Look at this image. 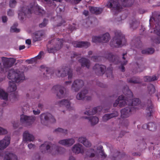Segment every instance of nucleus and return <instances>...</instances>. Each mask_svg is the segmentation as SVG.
<instances>
[{"mask_svg": "<svg viewBox=\"0 0 160 160\" xmlns=\"http://www.w3.org/2000/svg\"><path fill=\"white\" fill-rule=\"evenodd\" d=\"M68 79H70L72 77V71L71 70H69V71L68 72Z\"/></svg>", "mask_w": 160, "mask_h": 160, "instance_id": "53", "label": "nucleus"}, {"mask_svg": "<svg viewBox=\"0 0 160 160\" xmlns=\"http://www.w3.org/2000/svg\"><path fill=\"white\" fill-rule=\"evenodd\" d=\"M40 118L41 123L44 124V122L49 120L50 122H54L55 120L54 117L51 114L48 113H43L41 114Z\"/></svg>", "mask_w": 160, "mask_h": 160, "instance_id": "8", "label": "nucleus"}, {"mask_svg": "<svg viewBox=\"0 0 160 160\" xmlns=\"http://www.w3.org/2000/svg\"><path fill=\"white\" fill-rule=\"evenodd\" d=\"M33 112L34 114H38L40 113V111L39 110H37L36 111L33 110Z\"/></svg>", "mask_w": 160, "mask_h": 160, "instance_id": "55", "label": "nucleus"}, {"mask_svg": "<svg viewBox=\"0 0 160 160\" xmlns=\"http://www.w3.org/2000/svg\"><path fill=\"white\" fill-rule=\"evenodd\" d=\"M58 89H59V92L57 94V97L60 98L63 97L65 94L62 88L59 86H54L52 88V90L53 92H54V90L57 91Z\"/></svg>", "mask_w": 160, "mask_h": 160, "instance_id": "16", "label": "nucleus"}, {"mask_svg": "<svg viewBox=\"0 0 160 160\" xmlns=\"http://www.w3.org/2000/svg\"><path fill=\"white\" fill-rule=\"evenodd\" d=\"M138 24L136 22H130V27L131 28L135 29L138 26Z\"/></svg>", "mask_w": 160, "mask_h": 160, "instance_id": "41", "label": "nucleus"}, {"mask_svg": "<svg viewBox=\"0 0 160 160\" xmlns=\"http://www.w3.org/2000/svg\"><path fill=\"white\" fill-rule=\"evenodd\" d=\"M118 2V0H110L108 2L107 5L109 8H112L119 11L122 8V7H120Z\"/></svg>", "mask_w": 160, "mask_h": 160, "instance_id": "9", "label": "nucleus"}, {"mask_svg": "<svg viewBox=\"0 0 160 160\" xmlns=\"http://www.w3.org/2000/svg\"><path fill=\"white\" fill-rule=\"evenodd\" d=\"M118 113L116 112L115 113H111L110 114H106L103 117V120L104 121H106L108 119L114 117L118 116Z\"/></svg>", "mask_w": 160, "mask_h": 160, "instance_id": "30", "label": "nucleus"}, {"mask_svg": "<svg viewBox=\"0 0 160 160\" xmlns=\"http://www.w3.org/2000/svg\"><path fill=\"white\" fill-rule=\"evenodd\" d=\"M80 62H81L82 66L89 68L90 64L88 60L85 58H82L80 60Z\"/></svg>", "mask_w": 160, "mask_h": 160, "instance_id": "33", "label": "nucleus"}, {"mask_svg": "<svg viewBox=\"0 0 160 160\" xmlns=\"http://www.w3.org/2000/svg\"><path fill=\"white\" fill-rule=\"evenodd\" d=\"M75 142L74 140L72 138L63 139L59 141V143L64 146H70Z\"/></svg>", "mask_w": 160, "mask_h": 160, "instance_id": "14", "label": "nucleus"}, {"mask_svg": "<svg viewBox=\"0 0 160 160\" xmlns=\"http://www.w3.org/2000/svg\"><path fill=\"white\" fill-rule=\"evenodd\" d=\"M26 43L27 44L30 45L31 44V41L29 39H27L26 41Z\"/></svg>", "mask_w": 160, "mask_h": 160, "instance_id": "56", "label": "nucleus"}, {"mask_svg": "<svg viewBox=\"0 0 160 160\" xmlns=\"http://www.w3.org/2000/svg\"><path fill=\"white\" fill-rule=\"evenodd\" d=\"M2 22H7V18L6 16H3L2 17Z\"/></svg>", "mask_w": 160, "mask_h": 160, "instance_id": "54", "label": "nucleus"}, {"mask_svg": "<svg viewBox=\"0 0 160 160\" xmlns=\"http://www.w3.org/2000/svg\"><path fill=\"white\" fill-rule=\"evenodd\" d=\"M127 63V61H124L123 62H121V65L122 66L121 67V70L122 71H125L124 68L123 66V65H125Z\"/></svg>", "mask_w": 160, "mask_h": 160, "instance_id": "48", "label": "nucleus"}, {"mask_svg": "<svg viewBox=\"0 0 160 160\" xmlns=\"http://www.w3.org/2000/svg\"><path fill=\"white\" fill-rule=\"evenodd\" d=\"M20 31V30L17 28L16 27L14 26H12L11 28V32H18Z\"/></svg>", "mask_w": 160, "mask_h": 160, "instance_id": "44", "label": "nucleus"}, {"mask_svg": "<svg viewBox=\"0 0 160 160\" xmlns=\"http://www.w3.org/2000/svg\"><path fill=\"white\" fill-rule=\"evenodd\" d=\"M156 28L154 30V32L156 33L157 35L160 37V29H158L157 26H156Z\"/></svg>", "mask_w": 160, "mask_h": 160, "instance_id": "49", "label": "nucleus"}, {"mask_svg": "<svg viewBox=\"0 0 160 160\" xmlns=\"http://www.w3.org/2000/svg\"><path fill=\"white\" fill-rule=\"evenodd\" d=\"M158 77L156 75L151 76H146L144 78L145 81L146 82H150L154 81L157 80Z\"/></svg>", "mask_w": 160, "mask_h": 160, "instance_id": "34", "label": "nucleus"}, {"mask_svg": "<svg viewBox=\"0 0 160 160\" xmlns=\"http://www.w3.org/2000/svg\"><path fill=\"white\" fill-rule=\"evenodd\" d=\"M106 69V67L103 65H99L98 64L95 65L93 67V69L95 70L96 72H99L100 74H103Z\"/></svg>", "mask_w": 160, "mask_h": 160, "instance_id": "15", "label": "nucleus"}, {"mask_svg": "<svg viewBox=\"0 0 160 160\" xmlns=\"http://www.w3.org/2000/svg\"><path fill=\"white\" fill-rule=\"evenodd\" d=\"M70 102L68 100H62L58 102L57 104L60 107H66L68 109H69L70 106Z\"/></svg>", "mask_w": 160, "mask_h": 160, "instance_id": "21", "label": "nucleus"}, {"mask_svg": "<svg viewBox=\"0 0 160 160\" xmlns=\"http://www.w3.org/2000/svg\"><path fill=\"white\" fill-rule=\"evenodd\" d=\"M88 91L85 90L78 93L76 96V98L78 100H82L84 98H86L88 96Z\"/></svg>", "mask_w": 160, "mask_h": 160, "instance_id": "22", "label": "nucleus"}, {"mask_svg": "<svg viewBox=\"0 0 160 160\" xmlns=\"http://www.w3.org/2000/svg\"><path fill=\"white\" fill-rule=\"evenodd\" d=\"M101 38L102 42L103 43L107 42L110 39L109 34L108 33H106L103 35Z\"/></svg>", "mask_w": 160, "mask_h": 160, "instance_id": "31", "label": "nucleus"}, {"mask_svg": "<svg viewBox=\"0 0 160 160\" xmlns=\"http://www.w3.org/2000/svg\"><path fill=\"white\" fill-rule=\"evenodd\" d=\"M83 144L86 147H89L91 145V143L88 140L83 143Z\"/></svg>", "mask_w": 160, "mask_h": 160, "instance_id": "47", "label": "nucleus"}, {"mask_svg": "<svg viewBox=\"0 0 160 160\" xmlns=\"http://www.w3.org/2000/svg\"><path fill=\"white\" fill-rule=\"evenodd\" d=\"M44 1L47 3H49L50 2L51 0H44Z\"/></svg>", "mask_w": 160, "mask_h": 160, "instance_id": "62", "label": "nucleus"}, {"mask_svg": "<svg viewBox=\"0 0 160 160\" xmlns=\"http://www.w3.org/2000/svg\"><path fill=\"white\" fill-rule=\"evenodd\" d=\"M4 160H17V156L12 153L6 152L4 157Z\"/></svg>", "mask_w": 160, "mask_h": 160, "instance_id": "20", "label": "nucleus"}, {"mask_svg": "<svg viewBox=\"0 0 160 160\" xmlns=\"http://www.w3.org/2000/svg\"><path fill=\"white\" fill-rule=\"evenodd\" d=\"M87 154L89 157H94L96 159H98L100 156L103 158L106 157L102 150V147L101 145L95 147L94 149H90Z\"/></svg>", "mask_w": 160, "mask_h": 160, "instance_id": "6", "label": "nucleus"}, {"mask_svg": "<svg viewBox=\"0 0 160 160\" xmlns=\"http://www.w3.org/2000/svg\"><path fill=\"white\" fill-rule=\"evenodd\" d=\"M43 54V52H40L39 54L36 57L29 60H26V61L29 63H32L33 62H36L38 59L40 58Z\"/></svg>", "mask_w": 160, "mask_h": 160, "instance_id": "27", "label": "nucleus"}, {"mask_svg": "<svg viewBox=\"0 0 160 160\" xmlns=\"http://www.w3.org/2000/svg\"><path fill=\"white\" fill-rule=\"evenodd\" d=\"M83 84V81L81 80H77L75 81L72 86V89L75 91L78 90L79 88Z\"/></svg>", "mask_w": 160, "mask_h": 160, "instance_id": "17", "label": "nucleus"}, {"mask_svg": "<svg viewBox=\"0 0 160 160\" xmlns=\"http://www.w3.org/2000/svg\"><path fill=\"white\" fill-rule=\"evenodd\" d=\"M10 138L8 136H5L2 140H0V150L6 148L10 143Z\"/></svg>", "mask_w": 160, "mask_h": 160, "instance_id": "11", "label": "nucleus"}, {"mask_svg": "<svg viewBox=\"0 0 160 160\" xmlns=\"http://www.w3.org/2000/svg\"><path fill=\"white\" fill-rule=\"evenodd\" d=\"M50 144L48 142H45L42 145L40 149L42 152L43 153L46 152H52L53 154H59L62 152L60 150L61 148L56 147L54 145L50 146Z\"/></svg>", "mask_w": 160, "mask_h": 160, "instance_id": "4", "label": "nucleus"}, {"mask_svg": "<svg viewBox=\"0 0 160 160\" xmlns=\"http://www.w3.org/2000/svg\"><path fill=\"white\" fill-rule=\"evenodd\" d=\"M8 132L7 130L2 127H0V135H4L7 134Z\"/></svg>", "mask_w": 160, "mask_h": 160, "instance_id": "38", "label": "nucleus"}, {"mask_svg": "<svg viewBox=\"0 0 160 160\" xmlns=\"http://www.w3.org/2000/svg\"><path fill=\"white\" fill-rule=\"evenodd\" d=\"M82 0H74V2L75 3H78Z\"/></svg>", "mask_w": 160, "mask_h": 160, "instance_id": "61", "label": "nucleus"}, {"mask_svg": "<svg viewBox=\"0 0 160 160\" xmlns=\"http://www.w3.org/2000/svg\"><path fill=\"white\" fill-rule=\"evenodd\" d=\"M130 82H132L133 83H138V82L136 80H130L129 81Z\"/></svg>", "mask_w": 160, "mask_h": 160, "instance_id": "58", "label": "nucleus"}, {"mask_svg": "<svg viewBox=\"0 0 160 160\" xmlns=\"http://www.w3.org/2000/svg\"><path fill=\"white\" fill-rule=\"evenodd\" d=\"M115 36L111 42V45L115 47H119L123 45L126 41L124 36L121 32L118 31L115 32Z\"/></svg>", "mask_w": 160, "mask_h": 160, "instance_id": "5", "label": "nucleus"}, {"mask_svg": "<svg viewBox=\"0 0 160 160\" xmlns=\"http://www.w3.org/2000/svg\"><path fill=\"white\" fill-rule=\"evenodd\" d=\"M155 91V89L154 86L152 84L149 85L148 87L147 92L150 95L154 93Z\"/></svg>", "mask_w": 160, "mask_h": 160, "instance_id": "32", "label": "nucleus"}, {"mask_svg": "<svg viewBox=\"0 0 160 160\" xmlns=\"http://www.w3.org/2000/svg\"><path fill=\"white\" fill-rule=\"evenodd\" d=\"M0 98L6 100L8 99V93L1 88H0Z\"/></svg>", "mask_w": 160, "mask_h": 160, "instance_id": "28", "label": "nucleus"}, {"mask_svg": "<svg viewBox=\"0 0 160 160\" xmlns=\"http://www.w3.org/2000/svg\"><path fill=\"white\" fill-rule=\"evenodd\" d=\"M83 118L85 119H89V121L92 125H94L97 124L99 121L98 118L97 117L93 116L88 118L87 117H83Z\"/></svg>", "mask_w": 160, "mask_h": 160, "instance_id": "23", "label": "nucleus"}, {"mask_svg": "<svg viewBox=\"0 0 160 160\" xmlns=\"http://www.w3.org/2000/svg\"><path fill=\"white\" fill-rule=\"evenodd\" d=\"M42 35L43 33L42 31H39L36 32L33 36V40L35 41L40 40Z\"/></svg>", "mask_w": 160, "mask_h": 160, "instance_id": "25", "label": "nucleus"}, {"mask_svg": "<svg viewBox=\"0 0 160 160\" xmlns=\"http://www.w3.org/2000/svg\"><path fill=\"white\" fill-rule=\"evenodd\" d=\"M17 4V2L16 0H10L9 5L10 7L12 8L14 7Z\"/></svg>", "mask_w": 160, "mask_h": 160, "instance_id": "39", "label": "nucleus"}, {"mask_svg": "<svg viewBox=\"0 0 160 160\" xmlns=\"http://www.w3.org/2000/svg\"><path fill=\"white\" fill-rule=\"evenodd\" d=\"M48 21L46 19H44L43 20V22L42 23L40 24L39 26L41 28H42L45 27Z\"/></svg>", "mask_w": 160, "mask_h": 160, "instance_id": "46", "label": "nucleus"}, {"mask_svg": "<svg viewBox=\"0 0 160 160\" xmlns=\"http://www.w3.org/2000/svg\"><path fill=\"white\" fill-rule=\"evenodd\" d=\"M8 78L9 79H11L12 81L9 82V86L8 88V91L11 92L15 91L17 89V87L14 82H18L24 79V75L22 72H20L17 70L15 72L13 69L10 70Z\"/></svg>", "mask_w": 160, "mask_h": 160, "instance_id": "3", "label": "nucleus"}, {"mask_svg": "<svg viewBox=\"0 0 160 160\" xmlns=\"http://www.w3.org/2000/svg\"><path fill=\"white\" fill-rule=\"evenodd\" d=\"M23 138L26 141H31L34 139L33 136L29 133L28 131H26L23 133Z\"/></svg>", "mask_w": 160, "mask_h": 160, "instance_id": "19", "label": "nucleus"}, {"mask_svg": "<svg viewBox=\"0 0 160 160\" xmlns=\"http://www.w3.org/2000/svg\"><path fill=\"white\" fill-rule=\"evenodd\" d=\"M89 9L91 13L96 14L100 13L102 11V8H99L90 7Z\"/></svg>", "mask_w": 160, "mask_h": 160, "instance_id": "24", "label": "nucleus"}, {"mask_svg": "<svg viewBox=\"0 0 160 160\" xmlns=\"http://www.w3.org/2000/svg\"><path fill=\"white\" fill-rule=\"evenodd\" d=\"M74 47L78 48H81L82 47L87 48L90 46V44L88 42H76L73 43Z\"/></svg>", "mask_w": 160, "mask_h": 160, "instance_id": "18", "label": "nucleus"}, {"mask_svg": "<svg viewBox=\"0 0 160 160\" xmlns=\"http://www.w3.org/2000/svg\"><path fill=\"white\" fill-rule=\"evenodd\" d=\"M148 103L149 104H150V105H148L147 109H148V110L151 113V111H152V106L151 104V101H149Z\"/></svg>", "mask_w": 160, "mask_h": 160, "instance_id": "45", "label": "nucleus"}, {"mask_svg": "<svg viewBox=\"0 0 160 160\" xmlns=\"http://www.w3.org/2000/svg\"><path fill=\"white\" fill-rule=\"evenodd\" d=\"M87 140L85 137H80L78 138V141L83 144Z\"/></svg>", "mask_w": 160, "mask_h": 160, "instance_id": "43", "label": "nucleus"}, {"mask_svg": "<svg viewBox=\"0 0 160 160\" xmlns=\"http://www.w3.org/2000/svg\"><path fill=\"white\" fill-rule=\"evenodd\" d=\"M72 152L76 154L82 153L84 151V148L79 143L77 144L74 145L72 148Z\"/></svg>", "mask_w": 160, "mask_h": 160, "instance_id": "13", "label": "nucleus"}, {"mask_svg": "<svg viewBox=\"0 0 160 160\" xmlns=\"http://www.w3.org/2000/svg\"><path fill=\"white\" fill-rule=\"evenodd\" d=\"M2 60L3 61H6L5 62H4V67L3 70V71L4 70H6L8 68L11 67L15 61V59L14 58L8 59L5 57H2Z\"/></svg>", "mask_w": 160, "mask_h": 160, "instance_id": "10", "label": "nucleus"}, {"mask_svg": "<svg viewBox=\"0 0 160 160\" xmlns=\"http://www.w3.org/2000/svg\"><path fill=\"white\" fill-rule=\"evenodd\" d=\"M112 60L111 59V60H112V61L114 63H116V62L117 61H118V58H115V56H112ZM110 60H111V59H110Z\"/></svg>", "mask_w": 160, "mask_h": 160, "instance_id": "51", "label": "nucleus"}, {"mask_svg": "<svg viewBox=\"0 0 160 160\" xmlns=\"http://www.w3.org/2000/svg\"><path fill=\"white\" fill-rule=\"evenodd\" d=\"M67 69L62 68L57 71L56 72L58 77H64L66 75Z\"/></svg>", "mask_w": 160, "mask_h": 160, "instance_id": "26", "label": "nucleus"}, {"mask_svg": "<svg viewBox=\"0 0 160 160\" xmlns=\"http://www.w3.org/2000/svg\"><path fill=\"white\" fill-rule=\"evenodd\" d=\"M92 42L95 43L102 42L101 37L99 36H93L92 37Z\"/></svg>", "mask_w": 160, "mask_h": 160, "instance_id": "37", "label": "nucleus"}, {"mask_svg": "<svg viewBox=\"0 0 160 160\" xmlns=\"http://www.w3.org/2000/svg\"><path fill=\"white\" fill-rule=\"evenodd\" d=\"M65 83H66V84H69L71 83V82L70 81L66 82Z\"/></svg>", "mask_w": 160, "mask_h": 160, "instance_id": "63", "label": "nucleus"}, {"mask_svg": "<svg viewBox=\"0 0 160 160\" xmlns=\"http://www.w3.org/2000/svg\"><path fill=\"white\" fill-rule=\"evenodd\" d=\"M127 97L125 99L123 96H119L118 99L116 100L113 104L114 107H116L118 104L120 107H122L125 105L126 104H127V102H129L128 103L129 106L131 105L132 106L130 108H124L121 110V116L122 118H125L128 117L130 115V112L135 108H141L140 104V102L138 98H134L132 101L131 98L132 97V93L131 91L128 90L127 91V95H126Z\"/></svg>", "mask_w": 160, "mask_h": 160, "instance_id": "1", "label": "nucleus"}, {"mask_svg": "<svg viewBox=\"0 0 160 160\" xmlns=\"http://www.w3.org/2000/svg\"><path fill=\"white\" fill-rule=\"evenodd\" d=\"M25 48V46L24 45L21 46L19 47V49L20 50H22Z\"/></svg>", "mask_w": 160, "mask_h": 160, "instance_id": "59", "label": "nucleus"}, {"mask_svg": "<svg viewBox=\"0 0 160 160\" xmlns=\"http://www.w3.org/2000/svg\"><path fill=\"white\" fill-rule=\"evenodd\" d=\"M28 147L30 149H33L35 147V145L32 143H30L28 144Z\"/></svg>", "mask_w": 160, "mask_h": 160, "instance_id": "52", "label": "nucleus"}, {"mask_svg": "<svg viewBox=\"0 0 160 160\" xmlns=\"http://www.w3.org/2000/svg\"><path fill=\"white\" fill-rule=\"evenodd\" d=\"M69 160H75V158L73 156H71L69 157Z\"/></svg>", "mask_w": 160, "mask_h": 160, "instance_id": "60", "label": "nucleus"}, {"mask_svg": "<svg viewBox=\"0 0 160 160\" xmlns=\"http://www.w3.org/2000/svg\"><path fill=\"white\" fill-rule=\"evenodd\" d=\"M8 14L10 16H12L14 15V12L13 10L10 9L8 12Z\"/></svg>", "mask_w": 160, "mask_h": 160, "instance_id": "50", "label": "nucleus"}, {"mask_svg": "<svg viewBox=\"0 0 160 160\" xmlns=\"http://www.w3.org/2000/svg\"><path fill=\"white\" fill-rule=\"evenodd\" d=\"M11 123L13 128L15 129L17 128L19 126V123L18 121H12Z\"/></svg>", "mask_w": 160, "mask_h": 160, "instance_id": "42", "label": "nucleus"}, {"mask_svg": "<svg viewBox=\"0 0 160 160\" xmlns=\"http://www.w3.org/2000/svg\"><path fill=\"white\" fill-rule=\"evenodd\" d=\"M35 10L39 13H43L44 12L43 9L35 2L31 4L28 9L25 5L21 6L18 11L19 19L22 20L26 17L30 16L32 13H37Z\"/></svg>", "mask_w": 160, "mask_h": 160, "instance_id": "2", "label": "nucleus"}, {"mask_svg": "<svg viewBox=\"0 0 160 160\" xmlns=\"http://www.w3.org/2000/svg\"><path fill=\"white\" fill-rule=\"evenodd\" d=\"M88 12L87 11H84L83 12V14L85 15V16H87L88 14Z\"/></svg>", "mask_w": 160, "mask_h": 160, "instance_id": "57", "label": "nucleus"}, {"mask_svg": "<svg viewBox=\"0 0 160 160\" xmlns=\"http://www.w3.org/2000/svg\"><path fill=\"white\" fill-rule=\"evenodd\" d=\"M154 52V49L152 48H149L143 50L142 51V53L143 54H151Z\"/></svg>", "mask_w": 160, "mask_h": 160, "instance_id": "35", "label": "nucleus"}, {"mask_svg": "<svg viewBox=\"0 0 160 160\" xmlns=\"http://www.w3.org/2000/svg\"><path fill=\"white\" fill-rule=\"evenodd\" d=\"M42 105L41 104H39L38 106L39 108H41L42 107Z\"/></svg>", "mask_w": 160, "mask_h": 160, "instance_id": "64", "label": "nucleus"}, {"mask_svg": "<svg viewBox=\"0 0 160 160\" xmlns=\"http://www.w3.org/2000/svg\"><path fill=\"white\" fill-rule=\"evenodd\" d=\"M148 128L150 130L154 131L156 129V126L155 124L152 122L149 123L148 125Z\"/></svg>", "mask_w": 160, "mask_h": 160, "instance_id": "36", "label": "nucleus"}, {"mask_svg": "<svg viewBox=\"0 0 160 160\" xmlns=\"http://www.w3.org/2000/svg\"><path fill=\"white\" fill-rule=\"evenodd\" d=\"M100 108V107L95 108L93 109V110H92V112L90 111V110L86 111L84 112V113L85 114L88 116L94 114L97 112L98 111H99Z\"/></svg>", "mask_w": 160, "mask_h": 160, "instance_id": "29", "label": "nucleus"}, {"mask_svg": "<svg viewBox=\"0 0 160 160\" xmlns=\"http://www.w3.org/2000/svg\"><path fill=\"white\" fill-rule=\"evenodd\" d=\"M63 42V40L62 39H60L57 40V44L54 48H50L48 49V52L49 53H54L60 49L62 47V43Z\"/></svg>", "mask_w": 160, "mask_h": 160, "instance_id": "12", "label": "nucleus"}, {"mask_svg": "<svg viewBox=\"0 0 160 160\" xmlns=\"http://www.w3.org/2000/svg\"><path fill=\"white\" fill-rule=\"evenodd\" d=\"M35 120V117H29L22 114L21 116L20 121L22 124H25L27 125H30L33 123Z\"/></svg>", "mask_w": 160, "mask_h": 160, "instance_id": "7", "label": "nucleus"}, {"mask_svg": "<svg viewBox=\"0 0 160 160\" xmlns=\"http://www.w3.org/2000/svg\"><path fill=\"white\" fill-rule=\"evenodd\" d=\"M67 130L66 129H63L61 128H58L55 130V132H62L66 133L67 132Z\"/></svg>", "mask_w": 160, "mask_h": 160, "instance_id": "40", "label": "nucleus"}]
</instances>
